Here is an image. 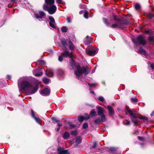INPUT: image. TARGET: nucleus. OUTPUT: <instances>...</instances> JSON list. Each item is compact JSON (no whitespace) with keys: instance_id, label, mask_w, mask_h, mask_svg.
I'll list each match as a JSON object with an SVG mask.
<instances>
[{"instance_id":"obj_1","label":"nucleus","mask_w":154,"mask_h":154,"mask_svg":"<svg viewBox=\"0 0 154 154\" xmlns=\"http://www.w3.org/2000/svg\"><path fill=\"white\" fill-rule=\"evenodd\" d=\"M24 77L20 78L18 81V86L22 92L28 95L34 94L38 90V85L34 86L26 81H23Z\"/></svg>"},{"instance_id":"obj_2","label":"nucleus","mask_w":154,"mask_h":154,"mask_svg":"<svg viewBox=\"0 0 154 154\" xmlns=\"http://www.w3.org/2000/svg\"><path fill=\"white\" fill-rule=\"evenodd\" d=\"M54 0H45V3L43 5L44 10L47 11L49 14H53L55 13L57 8L54 5Z\"/></svg>"},{"instance_id":"obj_3","label":"nucleus","mask_w":154,"mask_h":154,"mask_svg":"<svg viewBox=\"0 0 154 154\" xmlns=\"http://www.w3.org/2000/svg\"><path fill=\"white\" fill-rule=\"evenodd\" d=\"M126 112H128L131 117V119L133 123L137 124L139 122V119L144 120H148V118L146 116H142L140 117H138L137 116V112L133 109H128Z\"/></svg>"},{"instance_id":"obj_4","label":"nucleus","mask_w":154,"mask_h":154,"mask_svg":"<svg viewBox=\"0 0 154 154\" xmlns=\"http://www.w3.org/2000/svg\"><path fill=\"white\" fill-rule=\"evenodd\" d=\"M96 108L97 109V112L98 115L100 116L101 118H98L94 120V122L96 124H100L102 122H105L106 121L105 115L104 114L105 112V110L102 107L97 106Z\"/></svg>"},{"instance_id":"obj_5","label":"nucleus","mask_w":154,"mask_h":154,"mask_svg":"<svg viewBox=\"0 0 154 154\" xmlns=\"http://www.w3.org/2000/svg\"><path fill=\"white\" fill-rule=\"evenodd\" d=\"M75 75L76 76V77L79 79L81 80V76L83 73L85 75H86L88 73V69L87 67H83L81 68L79 65H77L76 66V70L74 71Z\"/></svg>"},{"instance_id":"obj_6","label":"nucleus","mask_w":154,"mask_h":154,"mask_svg":"<svg viewBox=\"0 0 154 154\" xmlns=\"http://www.w3.org/2000/svg\"><path fill=\"white\" fill-rule=\"evenodd\" d=\"M98 51V49L97 48H94L91 47L86 50V53L88 55L93 56L97 53Z\"/></svg>"},{"instance_id":"obj_7","label":"nucleus","mask_w":154,"mask_h":154,"mask_svg":"<svg viewBox=\"0 0 154 154\" xmlns=\"http://www.w3.org/2000/svg\"><path fill=\"white\" fill-rule=\"evenodd\" d=\"M133 42L136 45L137 44L143 45H145L146 44V42L144 38L141 35L138 36L137 38L133 41Z\"/></svg>"},{"instance_id":"obj_8","label":"nucleus","mask_w":154,"mask_h":154,"mask_svg":"<svg viewBox=\"0 0 154 154\" xmlns=\"http://www.w3.org/2000/svg\"><path fill=\"white\" fill-rule=\"evenodd\" d=\"M126 23L123 21H119L116 24L112 25L111 27L112 28L124 29L126 27Z\"/></svg>"},{"instance_id":"obj_9","label":"nucleus","mask_w":154,"mask_h":154,"mask_svg":"<svg viewBox=\"0 0 154 154\" xmlns=\"http://www.w3.org/2000/svg\"><path fill=\"white\" fill-rule=\"evenodd\" d=\"M39 14H35V17L37 19H42V18H45L46 16L45 13L42 11H40L39 12Z\"/></svg>"},{"instance_id":"obj_10","label":"nucleus","mask_w":154,"mask_h":154,"mask_svg":"<svg viewBox=\"0 0 154 154\" xmlns=\"http://www.w3.org/2000/svg\"><path fill=\"white\" fill-rule=\"evenodd\" d=\"M50 92V90L48 88H45L42 90L40 92V94L43 96L49 95Z\"/></svg>"},{"instance_id":"obj_11","label":"nucleus","mask_w":154,"mask_h":154,"mask_svg":"<svg viewBox=\"0 0 154 154\" xmlns=\"http://www.w3.org/2000/svg\"><path fill=\"white\" fill-rule=\"evenodd\" d=\"M31 115L32 117L35 119L36 122L38 124L41 125L40 123L41 119L38 117L35 116L34 112L33 110L31 109Z\"/></svg>"},{"instance_id":"obj_12","label":"nucleus","mask_w":154,"mask_h":154,"mask_svg":"<svg viewBox=\"0 0 154 154\" xmlns=\"http://www.w3.org/2000/svg\"><path fill=\"white\" fill-rule=\"evenodd\" d=\"M117 148L116 147H110L108 150V152L109 153H112V154H119V153H117L118 152L117 151Z\"/></svg>"},{"instance_id":"obj_13","label":"nucleus","mask_w":154,"mask_h":154,"mask_svg":"<svg viewBox=\"0 0 154 154\" xmlns=\"http://www.w3.org/2000/svg\"><path fill=\"white\" fill-rule=\"evenodd\" d=\"M57 151L58 152L59 154H69V152L67 150H64L63 149L61 148H58Z\"/></svg>"},{"instance_id":"obj_14","label":"nucleus","mask_w":154,"mask_h":154,"mask_svg":"<svg viewBox=\"0 0 154 154\" xmlns=\"http://www.w3.org/2000/svg\"><path fill=\"white\" fill-rule=\"evenodd\" d=\"M107 109L108 110L109 115L112 116L114 115V111L113 109L110 106H108Z\"/></svg>"},{"instance_id":"obj_15","label":"nucleus","mask_w":154,"mask_h":154,"mask_svg":"<svg viewBox=\"0 0 154 154\" xmlns=\"http://www.w3.org/2000/svg\"><path fill=\"white\" fill-rule=\"evenodd\" d=\"M65 57H69L70 58L72 57V55L71 53H69V52L67 51H65L62 54Z\"/></svg>"},{"instance_id":"obj_16","label":"nucleus","mask_w":154,"mask_h":154,"mask_svg":"<svg viewBox=\"0 0 154 154\" xmlns=\"http://www.w3.org/2000/svg\"><path fill=\"white\" fill-rule=\"evenodd\" d=\"M70 135L69 132L67 131L65 132L63 135V137L65 139H67L69 137Z\"/></svg>"},{"instance_id":"obj_17","label":"nucleus","mask_w":154,"mask_h":154,"mask_svg":"<svg viewBox=\"0 0 154 154\" xmlns=\"http://www.w3.org/2000/svg\"><path fill=\"white\" fill-rule=\"evenodd\" d=\"M82 139L81 137L78 136L76 138L75 143L76 145L80 144L82 142Z\"/></svg>"},{"instance_id":"obj_18","label":"nucleus","mask_w":154,"mask_h":154,"mask_svg":"<svg viewBox=\"0 0 154 154\" xmlns=\"http://www.w3.org/2000/svg\"><path fill=\"white\" fill-rule=\"evenodd\" d=\"M69 49L71 51H73L74 50V45L70 40H69Z\"/></svg>"},{"instance_id":"obj_19","label":"nucleus","mask_w":154,"mask_h":154,"mask_svg":"<svg viewBox=\"0 0 154 154\" xmlns=\"http://www.w3.org/2000/svg\"><path fill=\"white\" fill-rule=\"evenodd\" d=\"M61 42L63 47H66L67 46V42L64 38H62L61 39Z\"/></svg>"},{"instance_id":"obj_20","label":"nucleus","mask_w":154,"mask_h":154,"mask_svg":"<svg viewBox=\"0 0 154 154\" xmlns=\"http://www.w3.org/2000/svg\"><path fill=\"white\" fill-rule=\"evenodd\" d=\"M70 63L72 69H73L75 66V61L71 59L70 60Z\"/></svg>"},{"instance_id":"obj_21","label":"nucleus","mask_w":154,"mask_h":154,"mask_svg":"<svg viewBox=\"0 0 154 154\" xmlns=\"http://www.w3.org/2000/svg\"><path fill=\"white\" fill-rule=\"evenodd\" d=\"M139 53L144 55H146V52L144 50H143L142 48H140L138 51Z\"/></svg>"},{"instance_id":"obj_22","label":"nucleus","mask_w":154,"mask_h":154,"mask_svg":"<svg viewBox=\"0 0 154 154\" xmlns=\"http://www.w3.org/2000/svg\"><path fill=\"white\" fill-rule=\"evenodd\" d=\"M67 26H63L61 28V30L63 32H66L67 31Z\"/></svg>"},{"instance_id":"obj_23","label":"nucleus","mask_w":154,"mask_h":154,"mask_svg":"<svg viewBox=\"0 0 154 154\" xmlns=\"http://www.w3.org/2000/svg\"><path fill=\"white\" fill-rule=\"evenodd\" d=\"M38 62L40 64L43 66H45V62L43 60H38Z\"/></svg>"},{"instance_id":"obj_24","label":"nucleus","mask_w":154,"mask_h":154,"mask_svg":"<svg viewBox=\"0 0 154 154\" xmlns=\"http://www.w3.org/2000/svg\"><path fill=\"white\" fill-rule=\"evenodd\" d=\"M88 12L86 10L84 12V17L85 18L88 19Z\"/></svg>"},{"instance_id":"obj_25","label":"nucleus","mask_w":154,"mask_h":154,"mask_svg":"<svg viewBox=\"0 0 154 154\" xmlns=\"http://www.w3.org/2000/svg\"><path fill=\"white\" fill-rule=\"evenodd\" d=\"M85 120L84 116H79L78 117V120L79 122H82Z\"/></svg>"},{"instance_id":"obj_26","label":"nucleus","mask_w":154,"mask_h":154,"mask_svg":"<svg viewBox=\"0 0 154 154\" xmlns=\"http://www.w3.org/2000/svg\"><path fill=\"white\" fill-rule=\"evenodd\" d=\"M123 124L126 125H130V122L129 121L126 120L124 121L123 122Z\"/></svg>"},{"instance_id":"obj_27","label":"nucleus","mask_w":154,"mask_h":154,"mask_svg":"<svg viewBox=\"0 0 154 154\" xmlns=\"http://www.w3.org/2000/svg\"><path fill=\"white\" fill-rule=\"evenodd\" d=\"M50 81V79H49L44 78L43 79V82L46 84H48Z\"/></svg>"},{"instance_id":"obj_28","label":"nucleus","mask_w":154,"mask_h":154,"mask_svg":"<svg viewBox=\"0 0 154 154\" xmlns=\"http://www.w3.org/2000/svg\"><path fill=\"white\" fill-rule=\"evenodd\" d=\"M71 133L72 135L74 136H76L78 134V132L76 130H74L71 131Z\"/></svg>"},{"instance_id":"obj_29","label":"nucleus","mask_w":154,"mask_h":154,"mask_svg":"<svg viewBox=\"0 0 154 154\" xmlns=\"http://www.w3.org/2000/svg\"><path fill=\"white\" fill-rule=\"evenodd\" d=\"M96 114V112L95 111V110L93 109L91 110L90 112V115L93 116H95Z\"/></svg>"},{"instance_id":"obj_30","label":"nucleus","mask_w":154,"mask_h":154,"mask_svg":"<svg viewBox=\"0 0 154 154\" xmlns=\"http://www.w3.org/2000/svg\"><path fill=\"white\" fill-rule=\"evenodd\" d=\"M49 19L50 21V22H53L54 23H55L54 19L52 17L49 16Z\"/></svg>"},{"instance_id":"obj_31","label":"nucleus","mask_w":154,"mask_h":154,"mask_svg":"<svg viewBox=\"0 0 154 154\" xmlns=\"http://www.w3.org/2000/svg\"><path fill=\"white\" fill-rule=\"evenodd\" d=\"M84 116H84V118L85 120H87L89 119L90 116L88 114H85Z\"/></svg>"},{"instance_id":"obj_32","label":"nucleus","mask_w":154,"mask_h":154,"mask_svg":"<svg viewBox=\"0 0 154 154\" xmlns=\"http://www.w3.org/2000/svg\"><path fill=\"white\" fill-rule=\"evenodd\" d=\"M55 23H54L53 22H49V25L51 27L54 29H55L56 27L55 26Z\"/></svg>"},{"instance_id":"obj_33","label":"nucleus","mask_w":154,"mask_h":154,"mask_svg":"<svg viewBox=\"0 0 154 154\" xmlns=\"http://www.w3.org/2000/svg\"><path fill=\"white\" fill-rule=\"evenodd\" d=\"M54 73L52 71H49L48 72L47 75L49 77H51L53 76Z\"/></svg>"},{"instance_id":"obj_34","label":"nucleus","mask_w":154,"mask_h":154,"mask_svg":"<svg viewBox=\"0 0 154 154\" xmlns=\"http://www.w3.org/2000/svg\"><path fill=\"white\" fill-rule=\"evenodd\" d=\"M98 99L99 100L102 102H103L104 101H105L104 98L102 96H100L99 97Z\"/></svg>"},{"instance_id":"obj_35","label":"nucleus","mask_w":154,"mask_h":154,"mask_svg":"<svg viewBox=\"0 0 154 154\" xmlns=\"http://www.w3.org/2000/svg\"><path fill=\"white\" fill-rule=\"evenodd\" d=\"M135 7L136 10H138L140 8V6L139 4L137 3L135 5Z\"/></svg>"},{"instance_id":"obj_36","label":"nucleus","mask_w":154,"mask_h":154,"mask_svg":"<svg viewBox=\"0 0 154 154\" xmlns=\"http://www.w3.org/2000/svg\"><path fill=\"white\" fill-rule=\"evenodd\" d=\"M104 23L107 26H109V23L107 22L106 19L105 18L103 19Z\"/></svg>"},{"instance_id":"obj_37","label":"nucleus","mask_w":154,"mask_h":154,"mask_svg":"<svg viewBox=\"0 0 154 154\" xmlns=\"http://www.w3.org/2000/svg\"><path fill=\"white\" fill-rule=\"evenodd\" d=\"M88 124L87 123H84L83 125V128L85 129L86 128L88 127Z\"/></svg>"},{"instance_id":"obj_38","label":"nucleus","mask_w":154,"mask_h":154,"mask_svg":"<svg viewBox=\"0 0 154 154\" xmlns=\"http://www.w3.org/2000/svg\"><path fill=\"white\" fill-rule=\"evenodd\" d=\"M42 72H40L37 73L35 74V75L36 76L38 77L42 75Z\"/></svg>"},{"instance_id":"obj_39","label":"nucleus","mask_w":154,"mask_h":154,"mask_svg":"<svg viewBox=\"0 0 154 154\" xmlns=\"http://www.w3.org/2000/svg\"><path fill=\"white\" fill-rule=\"evenodd\" d=\"M131 100L133 102H136L138 100L136 98H131Z\"/></svg>"},{"instance_id":"obj_40","label":"nucleus","mask_w":154,"mask_h":154,"mask_svg":"<svg viewBox=\"0 0 154 154\" xmlns=\"http://www.w3.org/2000/svg\"><path fill=\"white\" fill-rule=\"evenodd\" d=\"M113 17L114 20L117 21L118 22H119V21H122L120 20L119 19H117L115 15H114Z\"/></svg>"},{"instance_id":"obj_41","label":"nucleus","mask_w":154,"mask_h":154,"mask_svg":"<svg viewBox=\"0 0 154 154\" xmlns=\"http://www.w3.org/2000/svg\"><path fill=\"white\" fill-rule=\"evenodd\" d=\"M56 1L59 4L64 3L62 0H56Z\"/></svg>"},{"instance_id":"obj_42","label":"nucleus","mask_w":154,"mask_h":154,"mask_svg":"<svg viewBox=\"0 0 154 154\" xmlns=\"http://www.w3.org/2000/svg\"><path fill=\"white\" fill-rule=\"evenodd\" d=\"M149 40L150 42H152L154 41L153 38L152 36H150L149 38Z\"/></svg>"},{"instance_id":"obj_43","label":"nucleus","mask_w":154,"mask_h":154,"mask_svg":"<svg viewBox=\"0 0 154 154\" xmlns=\"http://www.w3.org/2000/svg\"><path fill=\"white\" fill-rule=\"evenodd\" d=\"M66 20L68 23H70L71 22V19L70 17H68L67 18Z\"/></svg>"},{"instance_id":"obj_44","label":"nucleus","mask_w":154,"mask_h":154,"mask_svg":"<svg viewBox=\"0 0 154 154\" xmlns=\"http://www.w3.org/2000/svg\"><path fill=\"white\" fill-rule=\"evenodd\" d=\"M84 42L86 45H88L90 43V41H87L86 38L85 39V40Z\"/></svg>"},{"instance_id":"obj_45","label":"nucleus","mask_w":154,"mask_h":154,"mask_svg":"<svg viewBox=\"0 0 154 154\" xmlns=\"http://www.w3.org/2000/svg\"><path fill=\"white\" fill-rule=\"evenodd\" d=\"M152 32L151 30H147L146 31V33L150 34Z\"/></svg>"},{"instance_id":"obj_46","label":"nucleus","mask_w":154,"mask_h":154,"mask_svg":"<svg viewBox=\"0 0 154 154\" xmlns=\"http://www.w3.org/2000/svg\"><path fill=\"white\" fill-rule=\"evenodd\" d=\"M63 60V58L62 57H61V56H59L58 57V60L60 61H62Z\"/></svg>"},{"instance_id":"obj_47","label":"nucleus","mask_w":154,"mask_h":154,"mask_svg":"<svg viewBox=\"0 0 154 154\" xmlns=\"http://www.w3.org/2000/svg\"><path fill=\"white\" fill-rule=\"evenodd\" d=\"M51 119L52 121H54L56 122H59V121L58 120H57L55 118H54L52 117L51 118Z\"/></svg>"},{"instance_id":"obj_48","label":"nucleus","mask_w":154,"mask_h":154,"mask_svg":"<svg viewBox=\"0 0 154 154\" xmlns=\"http://www.w3.org/2000/svg\"><path fill=\"white\" fill-rule=\"evenodd\" d=\"M96 146L97 144L96 142H94L91 147L92 148H94L96 147Z\"/></svg>"},{"instance_id":"obj_49","label":"nucleus","mask_w":154,"mask_h":154,"mask_svg":"<svg viewBox=\"0 0 154 154\" xmlns=\"http://www.w3.org/2000/svg\"><path fill=\"white\" fill-rule=\"evenodd\" d=\"M138 138L139 140H142L143 139V137H138Z\"/></svg>"},{"instance_id":"obj_50","label":"nucleus","mask_w":154,"mask_h":154,"mask_svg":"<svg viewBox=\"0 0 154 154\" xmlns=\"http://www.w3.org/2000/svg\"><path fill=\"white\" fill-rule=\"evenodd\" d=\"M85 11L83 10L81 11H79V14H82L84 13V12Z\"/></svg>"},{"instance_id":"obj_51","label":"nucleus","mask_w":154,"mask_h":154,"mask_svg":"<svg viewBox=\"0 0 154 154\" xmlns=\"http://www.w3.org/2000/svg\"><path fill=\"white\" fill-rule=\"evenodd\" d=\"M150 67L152 69H154V65L152 63H151L150 65Z\"/></svg>"},{"instance_id":"obj_52","label":"nucleus","mask_w":154,"mask_h":154,"mask_svg":"<svg viewBox=\"0 0 154 154\" xmlns=\"http://www.w3.org/2000/svg\"><path fill=\"white\" fill-rule=\"evenodd\" d=\"M62 123H58L57 124V125L58 126V127H60L61 126H62Z\"/></svg>"},{"instance_id":"obj_53","label":"nucleus","mask_w":154,"mask_h":154,"mask_svg":"<svg viewBox=\"0 0 154 154\" xmlns=\"http://www.w3.org/2000/svg\"><path fill=\"white\" fill-rule=\"evenodd\" d=\"M11 78L10 76L9 75H7V79H10Z\"/></svg>"},{"instance_id":"obj_54","label":"nucleus","mask_w":154,"mask_h":154,"mask_svg":"<svg viewBox=\"0 0 154 154\" xmlns=\"http://www.w3.org/2000/svg\"><path fill=\"white\" fill-rule=\"evenodd\" d=\"M88 85L90 87H91L94 85V84H93L88 83Z\"/></svg>"},{"instance_id":"obj_55","label":"nucleus","mask_w":154,"mask_h":154,"mask_svg":"<svg viewBox=\"0 0 154 154\" xmlns=\"http://www.w3.org/2000/svg\"><path fill=\"white\" fill-rule=\"evenodd\" d=\"M80 8H82V7H85V5L84 4L81 5L80 6Z\"/></svg>"},{"instance_id":"obj_56","label":"nucleus","mask_w":154,"mask_h":154,"mask_svg":"<svg viewBox=\"0 0 154 154\" xmlns=\"http://www.w3.org/2000/svg\"><path fill=\"white\" fill-rule=\"evenodd\" d=\"M70 126H71V127L72 128V127H74L75 126L74 125H72V124H69Z\"/></svg>"},{"instance_id":"obj_57","label":"nucleus","mask_w":154,"mask_h":154,"mask_svg":"<svg viewBox=\"0 0 154 154\" xmlns=\"http://www.w3.org/2000/svg\"><path fill=\"white\" fill-rule=\"evenodd\" d=\"M154 17V15H150L149 17V18H151Z\"/></svg>"},{"instance_id":"obj_58","label":"nucleus","mask_w":154,"mask_h":154,"mask_svg":"<svg viewBox=\"0 0 154 154\" xmlns=\"http://www.w3.org/2000/svg\"><path fill=\"white\" fill-rule=\"evenodd\" d=\"M60 129V127H58L57 128V131H58Z\"/></svg>"},{"instance_id":"obj_59","label":"nucleus","mask_w":154,"mask_h":154,"mask_svg":"<svg viewBox=\"0 0 154 154\" xmlns=\"http://www.w3.org/2000/svg\"><path fill=\"white\" fill-rule=\"evenodd\" d=\"M16 0H11V1L13 2H15Z\"/></svg>"},{"instance_id":"obj_60","label":"nucleus","mask_w":154,"mask_h":154,"mask_svg":"<svg viewBox=\"0 0 154 154\" xmlns=\"http://www.w3.org/2000/svg\"><path fill=\"white\" fill-rule=\"evenodd\" d=\"M90 93H91V94H94V91H91Z\"/></svg>"},{"instance_id":"obj_61","label":"nucleus","mask_w":154,"mask_h":154,"mask_svg":"<svg viewBox=\"0 0 154 154\" xmlns=\"http://www.w3.org/2000/svg\"><path fill=\"white\" fill-rule=\"evenodd\" d=\"M153 115H154V112H152L151 114V116H152Z\"/></svg>"},{"instance_id":"obj_62","label":"nucleus","mask_w":154,"mask_h":154,"mask_svg":"<svg viewBox=\"0 0 154 154\" xmlns=\"http://www.w3.org/2000/svg\"><path fill=\"white\" fill-rule=\"evenodd\" d=\"M39 20V21H42V20Z\"/></svg>"},{"instance_id":"obj_63","label":"nucleus","mask_w":154,"mask_h":154,"mask_svg":"<svg viewBox=\"0 0 154 154\" xmlns=\"http://www.w3.org/2000/svg\"><path fill=\"white\" fill-rule=\"evenodd\" d=\"M88 37V36H87L86 37Z\"/></svg>"}]
</instances>
